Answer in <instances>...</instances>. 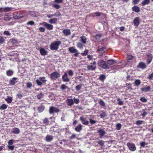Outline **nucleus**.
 I'll list each match as a JSON object with an SVG mask.
<instances>
[{"label": "nucleus", "instance_id": "obj_1", "mask_svg": "<svg viewBox=\"0 0 153 153\" xmlns=\"http://www.w3.org/2000/svg\"><path fill=\"white\" fill-rule=\"evenodd\" d=\"M61 44L60 41H55L51 43L50 45V49L52 50H57L59 48V46Z\"/></svg>", "mask_w": 153, "mask_h": 153}, {"label": "nucleus", "instance_id": "obj_2", "mask_svg": "<svg viewBox=\"0 0 153 153\" xmlns=\"http://www.w3.org/2000/svg\"><path fill=\"white\" fill-rule=\"evenodd\" d=\"M98 65L99 66L102 68L108 69L109 68V67L107 64L106 63L105 61L102 60L101 59L98 61Z\"/></svg>", "mask_w": 153, "mask_h": 153}, {"label": "nucleus", "instance_id": "obj_3", "mask_svg": "<svg viewBox=\"0 0 153 153\" xmlns=\"http://www.w3.org/2000/svg\"><path fill=\"white\" fill-rule=\"evenodd\" d=\"M126 145L128 147L129 150L132 152L136 150V147L135 144L132 142H128L127 143Z\"/></svg>", "mask_w": 153, "mask_h": 153}, {"label": "nucleus", "instance_id": "obj_4", "mask_svg": "<svg viewBox=\"0 0 153 153\" xmlns=\"http://www.w3.org/2000/svg\"><path fill=\"white\" fill-rule=\"evenodd\" d=\"M60 76V73L57 71H55L51 74L50 78L52 80H56L59 78Z\"/></svg>", "mask_w": 153, "mask_h": 153}, {"label": "nucleus", "instance_id": "obj_5", "mask_svg": "<svg viewBox=\"0 0 153 153\" xmlns=\"http://www.w3.org/2000/svg\"><path fill=\"white\" fill-rule=\"evenodd\" d=\"M96 62L94 61L93 63H90V65H88L87 68L90 71H94L96 68Z\"/></svg>", "mask_w": 153, "mask_h": 153}, {"label": "nucleus", "instance_id": "obj_6", "mask_svg": "<svg viewBox=\"0 0 153 153\" xmlns=\"http://www.w3.org/2000/svg\"><path fill=\"white\" fill-rule=\"evenodd\" d=\"M46 81L45 77H40L39 79H36V82L38 85H41L42 83H45Z\"/></svg>", "mask_w": 153, "mask_h": 153}, {"label": "nucleus", "instance_id": "obj_7", "mask_svg": "<svg viewBox=\"0 0 153 153\" xmlns=\"http://www.w3.org/2000/svg\"><path fill=\"white\" fill-rule=\"evenodd\" d=\"M60 111V110L58 109L57 108L54 107L53 106H51L49 108V113L50 114H52L54 112L58 113Z\"/></svg>", "mask_w": 153, "mask_h": 153}, {"label": "nucleus", "instance_id": "obj_8", "mask_svg": "<svg viewBox=\"0 0 153 153\" xmlns=\"http://www.w3.org/2000/svg\"><path fill=\"white\" fill-rule=\"evenodd\" d=\"M69 51L72 53H74V55L75 56H77L78 55V53L77 50L73 47H70L68 48Z\"/></svg>", "mask_w": 153, "mask_h": 153}, {"label": "nucleus", "instance_id": "obj_9", "mask_svg": "<svg viewBox=\"0 0 153 153\" xmlns=\"http://www.w3.org/2000/svg\"><path fill=\"white\" fill-rule=\"evenodd\" d=\"M80 120L83 124L85 125H88V124L89 122L86 120V118L81 117L80 118Z\"/></svg>", "mask_w": 153, "mask_h": 153}, {"label": "nucleus", "instance_id": "obj_10", "mask_svg": "<svg viewBox=\"0 0 153 153\" xmlns=\"http://www.w3.org/2000/svg\"><path fill=\"white\" fill-rule=\"evenodd\" d=\"M11 132L14 134H18L20 133V130L18 128H14L11 129Z\"/></svg>", "mask_w": 153, "mask_h": 153}, {"label": "nucleus", "instance_id": "obj_11", "mask_svg": "<svg viewBox=\"0 0 153 153\" xmlns=\"http://www.w3.org/2000/svg\"><path fill=\"white\" fill-rule=\"evenodd\" d=\"M63 81L68 82L69 81V79L68 78V76L67 73H65L62 76V77Z\"/></svg>", "mask_w": 153, "mask_h": 153}, {"label": "nucleus", "instance_id": "obj_12", "mask_svg": "<svg viewBox=\"0 0 153 153\" xmlns=\"http://www.w3.org/2000/svg\"><path fill=\"white\" fill-rule=\"evenodd\" d=\"M147 64H149L152 60L153 56L150 53H148L147 54Z\"/></svg>", "mask_w": 153, "mask_h": 153}, {"label": "nucleus", "instance_id": "obj_13", "mask_svg": "<svg viewBox=\"0 0 153 153\" xmlns=\"http://www.w3.org/2000/svg\"><path fill=\"white\" fill-rule=\"evenodd\" d=\"M66 101L67 105L68 106H71L74 104V100L72 99H68Z\"/></svg>", "mask_w": 153, "mask_h": 153}, {"label": "nucleus", "instance_id": "obj_14", "mask_svg": "<svg viewBox=\"0 0 153 153\" xmlns=\"http://www.w3.org/2000/svg\"><path fill=\"white\" fill-rule=\"evenodd\" d=\"M44 26L46 28L49 30H53V26L52 25L49 24L46 22V23H44Z\"/></svg>", "mask_w": 153, "mask_h": 153}, {"label": "nucleus", "instance_id": "obj_15", "mask_svg": "<svg viewBox=\"0 0 153 153\" xmlns=\"http://www.w3.org/2000/svg\"><path fill=\"white\" fill-rule=\"evenodd\" d=\"M39 51L41 55L42 56H45L47 54V51L44 48H40Z\"/></svg>", "mask_w": 153, "mask_h": 153}, {"label": "nucleus", "instance_id": "obj_16", "mask_svg": "<svg viewBox=\"0 0 153 153\" xmlns=\"http://www.w3.org/2000/svg\"><path fill=\"white\" fill-rule=\"evenodd\" d=\"M140 19L138 17L135 18L133 21L134 26H138L140 24Z\"/></svg>", "mask_w": 153, "mask_h": 153}, {"label": "nucleus", "instance_id": "obj_17", "mask_svg": "<svg viewBox=\"0 0 153 153\" xmlns=\"http://www.w3.org/2000/svg\"><path fill=\"white\" fill-rule=\"evenodd\" d=\"M98 132L99 133V135L100 138L102 137L106 133L105 131L103 129L99 130Z\"/></svg>", "mask_w": 153, "mask_h": 153}, {"label": "nucleus", "instance_id": "obj_18", "mask_svg": "<svg viewBox=\"0 0 153 153\" xmlns=\"http://www.w3.org/2000/svg\"><path fill=\"white\" fill-rule=\"evenodd\" d=\"M138 67L142 69H144L146 68V65L143 62H141L139 63L138 65Z\"/></svg>", "mask_w": 153, "mask_h": 153}, {"label": "nucleus", "instance_id": "obj_19", "mask_svg": "<svg viewBox=\"0 0 153 153\" xmlns=\"http://www.w3.org/2000/svg\"><path fill=\"white\" fill-rule=\"evenodd\" d=\"M64 35L66 36H68L71 34V32L69 29H66L63 30L62 31Z\"/></svg>", "mask_w": 153, "mask_h": 153}, {"label": "nucleus", "instance_id": "obj_20", "mask_svg": "<svg viewBox=\"0 0 153 153\" xmlns=\"http://www.w3.org/2000/svg\"><path fill=\"white\" fill-rule=\"evenodd\" d=\"M17 78L13 77L10 80V84L11 85H14L17 82Z\"/></svg>", "mask_w": 153, "mask_h": 153}, {"label": "nucleus", "instance_id": "obj_21", "mask_svg": "<svg viewBox=\"0 0 153 153\" xmlns=\"http://www.w3.org/2000/svg\"><path fill=\"white\" fill-rule=\"evenodd\" d=\"M82 126L81 124L78 125L76 127L75 130L77 132H80L82 130Z\"/></svg>", "mask_w": 153, "mask_h": 153}, {"label": "nucleus", "instance_id": "obj_22", "mask_svg": "<svg viewBox=\"0 0 153 153\" xmlns=\"http://www.w3.org/2000/svg\"><path fill=\"white\" fill-rule=\"evenodd\" d=\"M53 139V137L51 135H47L45 138V140L47 142H50Z\"/></svg>", "mask_w": 153, "mask_h": 153}, {"label": "nucleus", "instance_id": "obj_23", "mask_svg": "<svg viewBox=\"0 0 153 153\" xmlns=\"http://www.w3.org/2000/svg\"><path fill=\"white\" fill-rule=\"evenodd\" d=\"M11 8L8 7H5L4 8L0 7V12H6L10 10Z\"/></svg>", "mask_w": 153, "mask_h": 153}, {"label": "nucleus", "instance_id": "obj_24", "mask_svg": "<svg viewBox=\"0 0 153 153\" xmlns=\"http://www.w3.org/2000/svg\"><path fill=\"white\" fill-rule=\"evenodd\" d=\"M81 42L83 44H85L86 42L87 39L85 36H82L80 37Z\"/></svg>", "mask_w": 153, "mask_h": 153}, {"label": "nucleus", "instance_id": "obj_25", "mask_svg": "<svg viewBox=\"0 0 153 153\" xmlns=\"http://www.w3.org/2000/svg\"><path fill=\"white\" fill-rule=\"evenodd\" d=\"M132 8L133 11L136 12L138 13L140 11V9L137 6H134L132 7Z\"/></svg>", "mask_w": 153, "mask_h": 153}, {"label": "nucleus", "instance_id": "obj_26", "mask_svg": "<svg viewBox=\"0 0 153 153\" xmlns=\"http://www.w3.org/2000/svg\"><path fill=\"white\" fill-rule=\"evenodd\" d=\"M150 89V88L149 86H147L146 87H144L143 88H141V90L143 91L147 92L149 91Z\"/></svg>", "mask_w": 153, "mask_h": 153}, {"label": "nucleus", "instance_id": "obj_27", "mask_svg": "<svg viewBox=\"0 0 153 153\" xmlns=\"http://www.w3.org/2000/svg\"><path fill=\"white\" fill-rule=\"evenodd\" d=\"M135 86H138L141 83V81L139 79H136L134 82Z\"/></svg>", "mask_w": 153, "mask_h": 153}, {"label": "nucleus", "instance_id": "obj_28", "mask_svg": "<svg viewBox=\"0 0 153 153\" xmlns=\"http://www.w3.org/2000/svg\"><path fill=\"white\" fill-rule=\"evenodd\" d=\"M57 20V18H53L50 19L49 20V22L51 24L55 23Z\"/></svg>", "mask_w": 153, "mask_h": 153}, {"label": "nucleus", "instance_id": "obj_29", "mask_svg": "<svg viewBox=\"0 0 153 153\" xmlns=\"http://www.w3.org/2000/svg\"><path fill=\"white\" fill-rule=\"evenodd\" d=\"M29 14L33 17H37L38 16L37 13L35 12L30 11L29 12Z\"/></svg>", "mask_w": 153, "mask_h": 153}, {"label": "nucleus", "instance_id": "obj_30", "mask_svg": "<svg viewBox=\"0 0 153 153\" xmlns=\"http://www.w3.org/2000/svg\"><path fill=\"white\" fill-rule=\"evenodd\" d=\"M150 2V0H144L142 2L141 4L143 6H144L146 4H149Z\"/></svg>", "mask_w": 153, "mask_h": 153}, {"label": "nucleus", "instance_id": "obj_31", "mask_svg": "<svg viewBox=\"0 0 153 153\" xmlns=\"http://www.w3.org/2000/svg\"><path fill=\"white\" fill-rule=\"evenodd\" d=\"M5 100L8 103H11L12 101V97H9L5 99Z\"/></svg>", "mask_w": 153, "mask_h": 153}, {"label": "nucleus", "instance_id": "obj_32", "mask_svg": "<svg viewBox=\"0 0 153 153\" xmlns=\"http://www.w3.org/2000/svg\"><path fill=\"white\" fill-rule=\"evenodd\" d=\"M99 103L100 105L102 106L105 107V102L101 99H100L99 100Z\"/></svg>", "mask_w": 153, "mask_h": 153}, {"label": "nucleus", "instance_id": "obj_33", "mask_svg": "<svg viewBox=\"0 0 153 153\" xmlns=\"http://www.w3.org/2000/svg\"><path fill=\"white\" fill-rule=\"evenodd\" d=\"M102 37V35L101 34H97L95 35V38L98 41H100Z\"/></svg>", "mask_w": 153, "mask_h": 153}, {"label": "nucleus", "instance_id": "obj_34", "mask_svg": "<svg viewBox=\"0 0 153 153\" xmlns=\"http://www.w3.org/2000/svg\"><path fill=\"white\" fill-rule=\"evenodd\" d=\"M45 108V107L44 106H41L38 107V110L39 112H42Z\"/></svg>", "mask_w": 153, "mask_h": 153}, {"label": "nucleus", "instance_id": "obj_35", "mask_svg": "<svg viewBox=\"0 0 153 153\" xmlns=\"http://www.w3.org/2000/svg\"><path fill=\"white\" fill-rule=\"evenodd\" d=\"M6 74L8 76H11L13 74V71L11 70H9L7 71Z\"/></svg>", "mask_w": 153, "mask_h": 153}, {"label": "nucleus", "instance_id": "obj_36", "mask_svg": "<svg viewBox=\"0 0 153 153\" xmlns=\"http://www.w3.org/2000/svg\"><path fill=\"white\" fill-rule=\"evenodd\" d=\"M7 108V105L5 104H2L0 106V109L1 110H4L6 109Z\"/></svg>", "mask_w": 153, "mask_h": 153}, {"label": "nucleus", "instance_id": "obj_37", "mask_svg": "<svg viewBox=\"0 0 153 153\" xmlns=\"http://www.w3.org/2000/svg\"><path fill=\"white\" fill-rule=\"evenodd\" d=\"M106 113L105 112L103 111H100V116L101 118H103L105 116Z\"/></svg>", "mask_w": 153, "mask_h": 153}, {"label": "nucleus", "instance_id": "obj_38", "mask_svg": "<svg viewBox=\"0 0 153 153\" xmlns=\"http://www.w3.org/2000/svg\"><path fill=\"white\" fill-rule=\"evenodd\" d=\"M24 17V16H20L18 15H14L13 16V18L15 19H22Z\"/></svg>", "mask_w": 153, "mask_h": 153}, {"label": "nucleus", "instance_id": "obj_39", "mask_svg": "<svg viewBox=\"0 0 153 153\" xmlns=\"http://www.w3.org/2000/svg\"><path fill=\"white\" fill-rule=\"evenodd\" d=\"M106 78L104 74L101 75L100 77V79L101 81H103Z\"/></svg>", "mask_w": 153, "mask_h": 153}, {"label": "nucleus", "instance_id": "obj_40", "mask_svg": "<svg viewBox=\"0 0 153 153\" xmlns=\"http://www.w3.org/2000/svg\"><path fill=\"white\" fill-rule=\"evenodd\" d=\"M68 75L71 76H72L74 74L73 71L71 70H68Z\"/></svg>", "mask_w": 153, "mask_h": 153}, {"label": "nucleus", "instance_id": "obj_41", "mask_svg": "<svg viewBox=\"0 0 153 153\" xmlns=\"http://www.w3.org/2000/svg\"><path fill=\"white\" fill-rule=\"evenodd\" d=\"M114 61L113 60H108L107 61V63L109 65H112L114 63Z\"/></svg>", "mask_w": 153, "mask_h": 153}, {"label": "nucleus", "instance_id": "obj_42", "mask_svg": "<svg viewBox=\"0 0 153 153\" xmlns=\"http://www.w3.org/2000/svg\"><path fill=\"white\" fill-rule=\"evenodd\" d=\"M61 88L62 90H65L67 89H69V88L65 85L62 84L61 86Z\"/></svg>", "mask_w": 153, "mask_h": 153}, {"label": "nucleus", "instance_id": "obj_43", "mask_svg": "<svg viewBox=\"0 0 153 153\" xmlns=\"http://www.w3.org/2000/svg\"><path fill=\"white\" fill-rule=\"evenodd\" d=\"M140 100L143 102H146L147 101V99L144 97H141L140 99Z\"/></svg>", "mask_w": 153, "mask_h": 153}, {"label": "nucleus", "instance_id": "obj_44", "mask_svg": "<svg viewBox=\"0 0 153 153\" xmlns=\"http://www.w3.org/2000/svg\"><path fill=\"white\" fill-rule=\"evenodd\" d=\"M121 125L120 123H118L116 125V129L117 130H119L121 128Z\"/></svg>", "mask_w": 153, "mask_h": 153}, {"label": "nucleus", "instance_id": "obj_45", "mask_svg": "<svg viewBox=\"0 0 153 153\" xmlns=\"http://www.w3.org/2000/svg\"><path fill=\"white\" fill-rule=\"evenodd\" d=\"M77 46L78 48L81 49L83 47L82 44L80 42H78L77 44Z\"/></svg>", "mask_w": 153, "mask_h": 153}, {"label": "nucleus", "instance_id": "obj_46", "mask_svg": "<svg viewBox=\"0 0 153 153\" xmlns=\"http://www.w3.org/2000/svg\"><path fill=\"white\" fill-rule=\"evenodd\" d=\"M104 48H105L103 47L99 48L97 49V52H99V53H100V51H103V52H104L105 51H103V50L104 49Z\"/></svg>", "mask_w": 153, "mask_h": 153}, {"label": "nucleus", "instance_id": "obj_47", "mask_svg": "<svg viewBox=\"0 0 153 153\" xmlns=\"http://www.w3.org/2000/svg\"><path fill=\"white\" fill-rule=\"evenodd\" d=\"M27 87L28 88H30L32 85L30 82H27L26 83Z\"/></svg>", "mask_w": 153, "mask_h": 153}, {"label": "nucleus", "instance_id": "obj_48", "mask_svg": "<svg viewBox=\"0 0 153 153\" xmlns=\"http://www.w3.org/2000/svg\"><path fill=\"white\" fill-rule=\"evenodd\" d=\"M81 85H77L75 87L76 90V91H78L80 90V89H81Z\"/></svg>", "mask_w": 153, "mask_h": 153}, {"label": "nucleus", "instance_id": "obj_49", "mask_svg": "<svg viewBox=\"0 0 153 153\" xmlns=\"http://www.w3.org/2000/svg\"><path fill=\"white\" fill-rule=\"evenodd\" d=\"M142 111L143 113L142 114V115L143 117H145L147 115V113L145 111L144 109H143L142 110Z\"/></svg>", "mask_w": 153, "mask_h": 153}, {"label": "nucleus", "instance_id": "obj_50", "mask_svg": "<svg viewBox=\"0 0 153 153\" xmlns=\"http://www.w3.org/2000/svg\"><path fill=\"white\" fill-rule=\"evenodd\" d=\"M53 7L57 9H59L60 7V6L56 4H53Z\"/></svg>", "mask_w": 153, "mask_h": 153}, {"label": "nucleus", "instance_id": "obj_51", "mask_svg": "<svg viewBox=\"0 0 153 153\" xmlns=\"http://www.w3.org/2000/svg\"><path fill=\"white\" fill-rule=\"evenodd\" d=\"M7 147L9 149L12 150H13L14 148V146L12 145H8Z\"/></svg>", "mask_w": 153, "mask_h": 153}, {"label": "nucleus", "instance_id": "obj_52", "mask_svg": "<svg viewBox=\"0 0 153 153\" xmlns=\"http://www.w3.org/2000/svg\"><path fill=\"white\" fill-rule=\"evenodd\" d=\"M143 121L142 120H138L136 122V124L137 125H140L142 124Z\"/></svg>", "mask_w": 153, "mask_h": 153}, {"label": "nucleus", "instance_id": "obj_53", "mask_svg": "<svg viewBox=\"0 0 153 153\" xmlns=\"http://www.w3.org/2000/svg\"><path fill=\"white\" fill-rule=\"evenodd\" d=\"M34 24V22L32 21H30L28 22L27 23V25H33Z\"/></svg>", "mask_w": 153, "mask_h": 153}, {"label": "nucleus", "instance_id": "obj_54", "mask_svg": "<svg viewBox=\"0 0 153 153\" xmlns=\"http://www.w3.org/2000/svg\"><path fill=\"white\" fill-rule=\"evenodd\" d=\"M98 143L100 146H103L104 144V141L102 140H100Z\"/></svg>", "mask_w": 153, "mask_h": 153}, {"label": "nucleus", "instance_id": "obj_55", "mask_svg": "<svg viewBox=\"0 0 153 153\" xmlns=\"http://www.w3.org/2000/svg\"><path fill=\"white\" fill-rule=\"evenodd\" d=\"M44 94L42 93H40L37 95V97L38 99H40L43 96Z\"/></svg>", "mask_w": 153, "mask_h": 153}, {"label": "nucleus", "instance_id": "obj_56", "mask_svg": "<svg viewBox=\"0 0 153 153\" xmlns=\"http://www.w3.org/2000/svg\"><path fill=\"white\" fill-rule=\"evenodd\" d=\"M88 52V51L87 50H85L83 53H81V55L83 56H84L86 55Z\"/></svg>", "mask_w": 153, "mask_h": 153}, {"label": "nucleus", "instance_id": "obj_57", "mask_svg": "<svg viewBox=\"0 0 153 153\" xmlns=\"http://www.w3.org/2000/svg\"><path fill=\"white\" fill-rule=\"evenodd\" d=\"M89 121L90 123L92 124H94L96 123V121L95 120H93L91 118L89 119Z\"/></svg>", "mask_w": 153, "mask_h": 153}, {"label": "nucleus", "instance_id": "obj_58", "mask_svg": "<svg viewBox=\"0 0 153 153\" xmlns=\"http://www.w3.org/2000/svg\"><path fill=\"white\" fill-rule=\"evenodd\" d=\"M4 33L5 35L6 36H10L11 34L8 31H5Z\"/></svg>", "mask_w": 153, "mask_h": 153}, {"label": "nucleus", "instance_id": "obj_59", "mask_svg": "<svg viewBox=\"0 0 153 153\" xmlns=\"http://www.w3.org/2000/svg\"><path fill=\"white\" fill-rule=\"evenodd\" d=\"M74 102L75 103L77 104L79 103V100L78 99H76L74 98Z\"/></svg>", "mask_w": 153, "mask_h": 153}, {"label": "nucleus", "instance_id": "obj_60", "mask_svg": "<svg viewBox=\"0 0 153 153\" xmlns=\"http://www.w3.org/2000/svg\"><path fill=\"white\" fill-rule=\"evenodd\" d=\"M39 30L41 32H44L45 31V28L43 27H40L39 28Z\"/></svg>", "mask_w": 153, "mask_h": 153}, {"label": "nucleus", "instance_id": "obj_61", "mask_svg": "<svg viewBox=\"0 0 153 153\" xmlns=\"http://www.w3.org/2000/svg\"><path fill=\"white\" fill-rule=\"evenodd\" d=\"M14 140H10L8 142V145H12L13 144Z\"/></svg>", "mask_w": 153, "mask_h": 153}, {"label": "nucleus", "instance_id": "obj_62", "mask_svg": "<svg viewBox=\"0 0 153 153\" xmlns=\"http://www.w3.org/2000/svg\"><path fill=\"white\" fill-rule=\"evenodd\" d=\"M4 41V40L3 37L2 36H1L0 37V44H2Z\"/></svg>", "mask_w": 153, "mask_h": 153}, {"label": "nucleus", "instance_id": "obj_63", "mask_svg": "<svg viewBox=\"0 0 153 153\" xmlns=\"http://www.w3.org/2000/svg\"><path fill=\"white\" fill-rule=\"evenodd\" d=\"M11 42L13 44H15L17 42L16 39H10Z\"/></svg>", "mask_w": 153, "mask_h": 153}, {"label": "nucleus", "instance_id": "obj_64", "mask_svg": "<svg viewBox=\"0 0 153 153\" xmlns=\"http://www.w3.org/2000/svg\"><path fill=\"white\" fill-rule=\"evenodd\" d=\"M148 78L150 80L152 79L153 78V73L149 75Z\"/></svg>", "mask_w": 153, "mask_h": 153}]
</instances>
